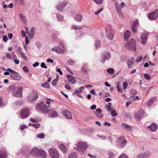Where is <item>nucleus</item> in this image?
<instances>
[{
  "label": "nucleus",
  "mask_w": 158,
  "mask_h": 158,
  "mask_svg": "<svg viewBox=\"0 0 158 158\" xmlns=\"http://www.w3.org/2000/svg\"><path fill=\"white\" fill-rule=\"evenodd\" d=\"M100 45L101 44L100 43V41L99 40L96 41L95 43V46L96 48H98L100 46Z\"/></svg>",
  "instance_id": "nucleus-46"
},
{
  "label": "nucleus",
  "mask_w": 158,
  "mask_h": 158,
  "mask_svg": "<svg viewBox=\"0 0 158 158\" xmlns=\"http://www.w3.org/2000/svg\"><path fill=\"white\" fill-rule=\"evenodd\" d=\"M40 66L42 68H45V69L47 68V67L45 65V64L44 62H42Z\"/></svg>",
  "instance_id": "nucleus-60"
},
{
  "label": "nucleus",
  "mask_w": 158,
  "mask_h": 158,
  "mask_svg": "<svg viewBox=\"0 0 158 158\" xmlns=\"http://www.w3.org/2000/svg\"><path fill=\"white\" fill-rule=\"evenodd\" d=\"M6 55V57L10 60H11V57L10 55L8 53H5Z\"/></svg>",
  "instance_id": "nucleus-59"
},
{
  "label": "nucleus",
  "mask_w": 158,
  "mask_h": 158,
  "mask_svg": "<svg viewBox=\"0 0 158 158\" xmlns=\"http://www.w3.org/2000/svg\"><path fill=\"white\" fill-rule=\"evenodd\" d=\"M111 57L110 53L108 52H105L102 54V60L101 62L104 63L105 61L109 60Z\"/></svg>",
  "instance_id": "nucleus-6"
},
{
  "label": "nucleus",
  "mask_w": 158,
  "mask_h": 158,
  "mask_svg": "<svg viewBox=\"0 0 158 158\" xmlns=\"http://www.w3.org/2000/svg\"><path fill=\"white\" fill-rule=\"evenodd\" d=\"M64 115L68 119L72 118V115L71 113L67 110H64L62 111Z\"/></svg>",
  "instance_id": "nucleus-18"
},
{
  "label": "nucleus",
  "mask_w": 158,
  "mask_h": 158,
  "mask_svg": "<svg viewBox=\"0 0 158 158\" xmlns=\"http://www.w3.org/2000/svg\"><path fill=\"white\" fill-rule=\"evenodd\" d=\"M29 110L28 109H24L21 112V117L22 118H24L28 117L29 114Z\"/></svg>",
  "instance_id": "nucleus-12"
},
{
  "label": "nucleus",
  "mask_w": 158,
  "mask_h": 158,
  "mask_svg": "<svg viewBox=\"0 0 158 158\" xmlns=\"http://www.w3.org/2000/svg\"><path fill=\"white\" fill-rule=\"evenodd\" d=\"M40 152V150L36 148H34L31 150L30 154L34 157H39Z\"/></svg>",
  "instance_id": "nucleus-13"
},
{
  "label": "nucleus",
  "mask_w": 158,
  "mask_h": 158,
  "mask_svg": "<svg viewBox=\"0 0 158 158\" xmlns=\"http://www.w3.org/2000/svg\"><path fill=\"white\" fill-rule=\"evenodd\" d=\"M118 158H128V157L126 155L123 154L121 155Z\"/></svg>",
  "instance_id": "nucleus-58"
},
{
  "label": "nucleus",
  "mask_w": 158,
  "mask_h": 158,
  "mask_svg": "<svg viewBox=\"0 0 158 158\" xmlns=\"http://www.w3.org/2000/svg\"><path fill=\"white\" fill-rule=\"evenodd\" d=\"M115 6L116 8V10L118 14L119 15V16L122 18H123V15L121 11V8L119 5L118 3L116 2L115 3Z\"/></svg>",
  "instance_id": "nucleus-17"
},
{
  "label": "nucleus",
  "mask_w": 158,
  "mask_h": 158,
  "mask_svg": "<svg viewBox=\"0 0 158 158\" xmlns=\"http://www.w3.org/2000/svg\"><path fill=\"white\" fill-rule=\"evenodd\" d=\"M158 17V9H156L148 15V17L151 20L156 19Z\"/></svg>",
  "instance_id": "nucleus-8"
},
{
  "label": "nucleus",
  "mask_w": 158,
  "mask_h": 158,
  "mask_svg": "<svg viewBox=\"0 0 158 158\" xmlns=\"http://www.w3.org/2000/svg\"><path fill=\"white\" fill-rule=\"evenodd\" d=\"M127 83L126 82H124L123 84V89H126L127 87Z\"/></svg>",
  "instance_id": "nucleus-56"
},
{
  "label": "nucleus",
  "mask_w": 158,
  "mask_h": 158,
  "mask_svg": "<svg viewBox=\"0 0 158 158\" xmlns=\"http://www.w3.org/2000/svg\"><path fill=\"white\" fill-rule=\"evenodd\" d=\"M18 15L22 22H23L24 24L26 23V19L25 17L22 14H20Z\"/></svg>",
  "instance_id": "nucleus-33"
},
{
  "label": "nucleus",
  "mask_w": 158,
  "mask_h": 158,
  "mask_svg": "<svg viewBox=\"0 0 158 158\" xmlns=\"http://www.w3.org/2000/svg\"><path fill=\"white\" fill-rule=\"evenodd\" d=\"M48 152L51 158H59V154L56 149L50 148Z\"/></svg>",
  "instance_id": "nucleus-5"
},
{
  "label": "nucleus",
  "mask_w": 158,
  "mask_h": 158,
  "mask_svg": "<svg viewBox=\"0 0 158 158\" xmlns=\"http://www.w3.org/2000/svg\"><path fill=\"white\" fill-rule=\"evenodd\" d=\"M67 4L66 1H64L59 3L56 6V9L60 11H63V8L65 7Z\"/></svg>",
  "instance_id": "nucleus-19"
},
{
  "label": "nucleus",
  "mask_w": 158,
  "mask_h": 158,
  "mask_svg": "<svg viewBox=\"0 0 158 158\" xmlns=\"http://www.w3.org/2000/svg\"><path fill=\"white\" fill-rule=\"evenodd\" d=\"M107 71L108 73L111 75L113 74L114 73V69L112 68H109L107 70Z\"/></svg>",
  "instance_id": "nucleus-41"
},
{
  "label": "nucleus",
  "mask_w": 158,
  "mask_h": 158,
  "mask_svg": "<svg viewBox=\"0 0 158 158\" xmlns=\"http://www.w3.org/2000/svg\"><path fill=\"white\" fill-rule=\"evenodd\" d=\"M42 86L43 88H47L49 89L50 88V85L47 82H46L42 84Z\"/></svg>",
  "instance_id": "nucleus-42"
},
{
  "label": "nucleus",
  "mask_w": 158,
  "mask_h": 158,
  "mask_svg": "<svg viewBox=\"0 0 158 158\" xmlns=\"http://www.w3.org/2000/svg\"><path fill=\"white\" fill-rule=\"evenodd\" d=\"M77 155L75 152H72L70 153L68 156V158H77Z\"/></svg>",
  "instance_id": "nucleus-37"
},
{
  "label": "nucleus",
  "mask_w": 158,
  "mask_h": 158,
  "mask_svg": "<svg viewBox=\"0 0 158 158\" xmlns=\"http://www.w3.org/2000/svg\"><path fill=\"white\" fill-rule=\"evenodd\" d=\"M56 17L58 21H62L63 20V16L59 14L56 15Z\"/></svg>",
  "instance_id": "nucleus-45"
},
{
  "label": "nucleus",
  "mask_w": 158,
  "mask_h": 158,
  "mask_svg": "<svg viewBox=\"0 0 158 158\" xmlns=\"http://www.w3.org/2000/svg\"><path fill=\"white\" fill-rule=\"evenodd\" d=\"M96 3L98 4H101L103 1V0H93Z\"/></svg>",
  "instance_id": "nucleus-51"
},
{
  "label": "nucleus",
  "mask_w": 158,
  "mask_h": 158,
  "mask_svg": "<svg viewBox=\"0 0 158 158\" xmlns=\"http://www.w3.org/2000/svg\"><path fill=\"white\" fill-rule=\"evenodd\" d=\"M148 127L152 131H155L158 129V126L156 124L154 123H152L150 126H148Z\"/></svg>",
  "instance_id": "nucleus-24"
},
{
  "label": "nucleus",
  "mask_w": 158,
  "mask_h": 158,
  "mask_svg": "<svg viewBox=\"0 0 158 158\" xmlns=\"http://www.w3.org/2000/svg\"><path fill=\"white\" fill-rule=\"evenodd\" d=\"M139 25L138 20H136L134 21L131 26V29L133 32L135 33L137 30V27Z\"/></svg>",
  "instance_id": "nucleus-14"
},
{
  "label": "nucleus",
  "mask_w": 158,
  "mask_h": 158,
  "mask_svg": "<svg viewBox=\"0 0 158 158\" xmlns=\"http://www.w3.org/2000/svg\"><path fill=\"white\" fill-rule=\"evenodd\" d=\"M49 115L50 117H57L58 116L57 113L54 109H52L51 110L49 113Z\"/></svg>",
  "instance_id": "nucleus-29"
},
{
  "label": "nucleus",
  "mask_w": 158,
  "mask_h": 158,
  "mask_svg": "<svg viewBox=\"0 0 158 158\" xmlns=\"http://www.w3.org/2000/svg\"><path fill=\"white\" fill-rule=\"evenodd\" d=\"M68 63L69 64L72 65H73L75 64V63L73 60H69Z\"/></svg>",
  "instance_id": "nucleus-53"
},
{
  "label": "nucleus",
  "mask_w": 158,
  "mask_h": 158,
  "mask_svg": "<svg viewBox=\"0 0 158 158\" xmlns=\"http://www.w3.org/2000/svg\"><path fill=\"white\" fill-rule=\"evenodd\" d=\"M131 35L130 32L128 30H127L124 34V39L125 41H127Z\"/></svg>",
  "instance_id": "nucleus-28"
},
{
  "label": "nucleus",
  "mask_w": 158,
  "mask_h": 158,
  "mask_svg": "<svg viewBox=\"0 0 158 158\" xmlns=\"http://www.w3.org/2000/svg\"><path fill=\"white\" fill-rule=\"evenodd\" d=\"M8 89L10 91H13L12 93L14 96L20 98L22 97L21 93L23 89L22 87H16L15 85L14 84L10 85Z\"/></svg>",
  "instance_id": "nucleus-1"
},
{
  "label": "nucleus",
  "mask_w": 158,
  "mask_h": 158,
  "mask_svg": "<svg viewBox=\"0 0 158 158\" xmlns=\"http://www.w3.org/2000/svg\"><path fill=\"white\" fill-rule=\"evenodd\" d=\"M2 40L5 43H6L8 40L7 36L6 35L3 36Z\"/></svg>",
  "instance_id": "nucleus-52"
},
{
  "label": "nucleus",
  "mask_w": 158,
  "mask_h": 158,
  "mask_svg": "<svg viewBox=\"0 0 158 158\" xmlns=\"http://www.w3.org/2000/svg\"><path fill=\"white\" fill-rule=\"evenodd\" d=\"M145 158H146L149 156L151 155V152L147 150L143 153Z\"/></svg>",
  "instance_id": "nucleus-39"
},
{
  "label": "nucleus",
  "mask_w": 158,
  "mask_h": 158,
  "mask_svg": "<svg viewBox=\"0 0 158 158\" xmlns=\"http://www.w3.org/2000/svg\"><path fill=\"white\" fill-rule=\"evenodd\" d=\"M107 154L109 156L108 158H114L115 157V155L114 154L111 152H107Z\"/></svg>",
  "instance_id": "nucleus-44"
},
{
  "label": "nucleus",
  "mask_w": 158,
  "mask_h": 158,
  "mask_svg": "<svg viewBox=\"0 0 158 158\" xmlns=\"http://www.w3.org/2000/svg\"><path fill=\"white\" fill-rule=\"evenodd\" d=\"M101 112V110L100 109L98 108L97 109L96 112L94 113V114L97 116L102 117L103 116V115L102 114Z\"/></svg>",
  "instance_id": "nucleus-31"
},
{
  "label": "nucleus",
  "mask_w": 158,
  "mask_h": 158,
  "mask_svg": "<svg viewBox=\"0 0 158 158\" xmlns=\"http://www.w3.org/2000/svg\"><path fill=\"white\" fill-rule=\"evenodd\" d=\"M59 148L61 150L62 152L64 153H66L67 152V149L65 145L63 144H60L59 146Z\"/></svg>",
  "instance_id": "nucleus-27"
},
{
  "label": "nucleus",
  "mask_w": 158,
  "mask_h": 158,
  "mask_svg": "<svg viewBox=\"0 0 158 158\" xmlns=\"http://www.w3.org/2000/svg\"><path fill=\"white\" fill-rule=\"evenodd\" d=\"M103 10V9L102 8H100L98 11L95 12V15H98Z\"/></svg>",
  "instance_id": "nucleus-54"
},
{
  "label": "nucleus",
  "mask_w": 158,
  "mask_h": 158,
  "mask_svg": "<svg viewBox=\"0 0 158 158\" xmlns=\"http://www.w3.org/2000/svg\"><path fill=\"white\" fill-rule=\"evenodd\" d=\"M88 145L85 142H80L79 143L77 149L81 152H84L87 148Z\"/></svg>",
  "instance_id": "nucleus-4"
},
{
  "label": "nucleus",
  "mask_w": 158,
  "mask_h": 158,
  "mask_svg": "<svg viewBox=\"0 0 158 158\" xmlns=\"http://www.w3.org/2000/svg\"><path fill=\"white\" fill-rule=\"evenodd\" d=\"M97 136L102 138L103 139H105L106 138V136L103 135H97Z\"/></svg>",
  "instance_id": "nucleus-57"
},
{
  "label": "nucleus",
  "mask_w": 158,
  "mask_h": 158,
  "mask_svg": "<svg viewBox=\"0 0 158 158\" xmlns=\"http://www.w3.org/2000/svg\"><path fill=\"white\" fill-rule=\"evenodd\" d=\"M58 81V79L56 78V79L53 80L52 81V84L53 85H55L56 84L57 82Z\"/></svg>",
  "instance_id": "nucleus-50"
},
{
  "label": "nucleus",
  "mask_w": 158,
  "mask_h": 158,
  "mask_svg": "<svg viewBox=\"0 0 158 158\" xmlns=\"http://www.w3.org/2000/svg\"><path fill=\"white\" fill-rule=\"evenodd\" d=\"M154 101V98H152L150 99L148 102L147 105L149 107H150L153 103Z\"/></svg>",
  "instance_id": "nucleus-43"
},
{
  "label": "nucleus",
  "mask_w": 158,
  "mask_h": 158,
  "mask_svg": "<svg viewBox=\"0 0 158 158\" xmlns=\"http://www.w3.org/2000/svg\"><path fill=\"white\" fill-rule=\"evenodd\" d=\"M34 30L35 28L34 27H32L30 29V31H28V33L27 34L31 39L33 38L34 35Z\"/></svg>",
  "instance_id": "nucleus-26"
},
{
  "label": "nucleus",
  "mask_w": 158,
  "mask_h": 158,
  "mask_svg": "<svg viewBox=\"0 0 158 158\" xmlns=\"http://www.w3.org/2000/svg\"><path fill=\"white\" fill-rule=\"evenodd\" d=\"M121 126L125 130L129 131H132L133 130L131 127L129 125L124 124L123 123H122Z\"/></svg>",
  "instance_id": "nucleus-25"
},
{
  "label": "nucleus",
  "mask_w": 158,
  "mask_h": 158,
  "mask_svg": "<svg viewBox=\"0 0 158 158\" xmlns=\"http://www.w3.org/2000/svg\"><path fill=\"white\" fill-rule=\"evenodd\" d=\"M82 71L84 73H86L87 72L86 68L84 66H82L81 68Z\"/></svg>",
  "instance_id": "nucleus-64"
},
{
  "label": "nucleus",
  "mask_w": 158,
  "mask_h": 158,
  "mask_svg": "<svg viewBox=\"0 0 158 158\" xmlns=\"http://www.w3.org/2000/svg\"><path fill=\"white\" fill-rule=\"evenodd\" d=\"M144 114V111L142 109H140L135 114V117L137 120H139L143 118Z\"/></svg>",
  "instance_id": "nucleus-11"
},
{
  "label": "nucleus",
  "mask_w": 158,
  "mask_h": 158,
  "mask_svg": "<svg viewBox=\"0 0 158 158\" xmlns=\"http://www.w3.org/2000/svg\"><path fill=\"white\" fill-rule=\"evenodd\" d=\"M38 97V96L37 94L33 93L29 96L28 98L30 102H33L35 101Z\"/></svg>",
  "instance_id": "nucleus-22"
},
{
  "label": "nucleus",
  "mask_w": 158,
  "mask_h": 158,
  "mask_svg": "<svg viewBox=\"0 0 158 158\" xmlns=\"http://www.w3.org/2000/svg\"><path fill=\"white\" fill-rule=\"evenodd\" d=\"M131 93L133 95L135 94L136 93V91L134 89H132L131 90Z\"/></svg>",
  "instance_id": "nucleus-63"
},
{
  "label": "nucleus",
  "mask_w": 158,
  "mask_h": 158,
  "mask_svg": "<svg viewBox=\"0 0 158 158\" xmlns=\"http://www.w3.org/2000/svg\"><path fill=\"white\" fill-rule=\"evenodd\" d=\"M39 156H41L43 158H46L47 157V155L45 151L42 149L40 150Z\"/></svg>",
  "instance_id": "nucleus-35"
},
{
  "label": "nucleus",
  "mask_w": 158,
  "mask_h": 158,
  "mask_svg": "<svg viewBox=\"0 0 158 158\" xmlns=\"http://www.w3.org/2000/svg\"><path fill=\"white\" fill-rule=\"evenodd\" d=\"M117 113L116 112V110H112L111 111V115L113 117L117 115Z\"/></svg>",
  "instance_id": "nucleus-49"
},
{
  "label": "nucleus",
  "mask_w": 158,
  "mask_h": 158,
  "mask_svg": "<svg viewBox=\"0 0 158 158\" xmlns=\"http://www.w3.org/2000/svg\"><path fill=\"white\" fill-rule=\"evenodd\" d=\"M144 78L148 80H150L151 77L148 74L145 73L144 74Z\"/></svg>",
  "instance_id": "nucleus-48"
},
{
  "label": "nucleus",
  "mask_w": 158,
  "mask_h": 158,
  "mask_svg": "<svg viewBox=\"0 0 158 158\" xmlns=\"http://www.w3.org/2000/svg\"><path fill=\"white\" fill-rule=\"evenodd\" d=\"M128 68L130 69L134 64V59L133 58H131L129 59L127 62Z\"/></svg>",
  "instance_id": "nucleus-30"
},
{
  "label": "nucleus",
  "mask_w": 158,
  "mask_h": 158,
  "mask_svg": "<svg viewBox=\"0 0 158 158\" xmlns=\"http://www.w3.org/2000/svg\"><path fill=\"white\" fill-rule=\"evenodd\" d=\"M10 76L15 81H20L22 79L21 76L15 71H14L13 73H10Z\"/></svg>",
  "instance_id": "nucleus-9"
},
{
  "label": "nucleus",
  "mask_w": 158,
  "mask_h": 158,
  "mask_svg": "<svg viewBox=\"0 0 158 158\" xmlns=\"http://www.w3.org/2000/svg\"><path fill=\"white\" fill-rule=\"evenodd\" d=\"M45 135L44 133L39 134L37 135V137L40 139H43Z\"/></svg>",
  "instance_id": "nucleus-47"
},
{
  "label": "nucleus",
  "mask_w": 158,
  "mask_h": 158,
  "mask_svg": "<svg viewBox=\"0 0 158 158\" xmlns=\"http://www.w3.org/2000/svg\"><path fill=\"white\" fill-rule=\"evenodd\" d=\"M72 28L74 29H76L77 32V36L79 37L82 36L84 35V33L80 30H81L82 28L80 27H78L77 26H73Z\"/></svg>",
  "instance_id": "nucleus-21"
},
{
  "label": "nucleus",
  "mask_w": 158,
  "mask_h": 158,
  "mask_svg": "<svg viewBox=\"0 0 158 158\" xmlns=\"http://www.w3.org/2000/svg\"><path fill=\"white\" fill-rule=\"evenodd\" d=\"M7 155L6 152L4 151H0V158H7Z\"/></svg>",
  "instance_id": "nucleus-34"
},
{
  "label": "nucleus",
  "mask_w": 158,
  "mask_h": 158,
  "mask_svg": "<svg viewBox=\"0 0 158 158\" xmlns=\"http://www.w3.org/2000/svg\"><path fill=\"white\" fill-rule=\"evenodd\" d=\"M28 125L29 126H32L35 127L36 128H39L40 127V124L39 123H29Z\"/></svg>",
  "instance_id": "nucleus-40"
},
{
  "label": "nucleus",
  "mask_w": 158,
  "mask_h": 158,
  "mask_svg": "<svg viewBox=\"0 0 158 158\" xmlns=\"http://www.w3.org/2000/svg\"><path fill=\"white\" fill-rule=\"evenodd\" d=\"M20 128L21 130H23L24 129L27 128V126L24 125H22L20 126Z\"/></svg>",
  "instance_id": "nucleus-62"
},
{
  "label": "nucleus",
  "mask_w": 158,
  "mask_h": 158,
  "mask_svg": "<svg viewBox=\"0 0 158 158\" xmlns=\"http://www.w3.org/2000/svg\"><path fill=\"white\" fill-rule=\"evenodd\" d=\"M23 69L24 71H25L26 73H28L29 72L28 68L26 66H25L23 68Z\"/></svg>",
  "instance_id": "nucleus-61"
},
{
  "label": "nucleus",
  "mask_w": 158,
  "mask_h": 158,
  "mask_svg": "<svg viewBox=\"0 0 158 158\" xmlns=\"http://www.w3.org/2000/svg\"><path fill=\"white\" fill-rule=\"evenodd\" d=\"M16 50L18 53L24 59L27 60V57L23 52L22 48L20 47H17Z\"/></svg>",
  "instance_id": "nucleus-15"
},
{
  "label": "nucleus",
  "mask_w": 158,
  "mask_h": 158,
  "mask_svg": "<svg viewBox=\"0 0 158 158\" xmlns=\"http://www.w3.org/2000/svg\"><path fill=\"white\" fill-rule=\"evenodd\" d=\"M67 78L69 79V82L73 84H75L76 81V79L75 78L70 75L67 74Z\"/></svg>",
  "instance_id": "nucleus-23"
},
{
  "label": "nucleus",
  "mask_w": 158,
  "mask_h": 158,
  "mask_svg": "<svg viewBox=\"0 0 158 158\" xmlns=\"http://www.w3.org/2000/svg\"><path fill=\"white\" fill-rule=\"evenodd\" d=\"M36 107L37 109L42 112L44 113L47 114L49 112L48 108L50 107V106L47 107L44 102H41L36 105Z\"/></svg>",
  "instance_id": "nucleus-3"
},
{
  "label": "nucleus",
  "mask_w": 158,
  "mask_h": 158,
  "mask_svg": "<svg viewBox=\"0 0 158 158\" xmlns=\"http://www.w3.org/2000/svg\"><path fill=\"white\" fill-rule=\"evenodd\" d=\"M137 158H145L143 153H140L137 156Z\"/></svg>",
  "instance_id": "nucleus-55"
},
{
  "label": "nucleus",
  "mask_w": 158,
  "mask_h": 158,
  "mask_svg": "<svg viewBox=\"0 0 158 158\" xmlns=\"http://www.w3.org/2000/svg\"><path fill=\"white\" fill-rule=\"evenodd\" d=\"M106 35L107 38L110 40H113L114 38L113 31L111 29L108 28L106 29Z\"/></svg>",
  "instance_id": "nucleus-10"
},
{
  "label": "nucleus",
  "mask_w": 158,
  "mask_h": 158,
  "mask_svg": "<svg viewBox=\"0 0 158 158\" xmlns=\"http://www.w3.org/2000/svg\"><path fill=\"white\" fill-rule=\"evenodd\" d=\"M52 51H55L58 54H62L64 52V50L59 46H56L55 47L52 48Z\"/></svg>",
  "instance_id": "nucleus-16"
},
{
  "label": "nucleus",
  "mask_w": 158,
  "mask_h": 158,
  "mask_svg": "<svg viewBox=\"0 0 158 158\" xmlns=\"http://www.w3.org/2000/svg\"><path fill=\"white\" fill-rule=\"evenodd\" d=\"M84 87L83 86H81L80 88L76 89L75 91L73 93V94H77L78 93H82L84 90Z\"/></svg>",
  "instance_id": "nucleus-32"
},
{
  "label": "nucleus",
  "mask_w": 158,
  "mask_h": 158,
  "mask_svg": "<svg viewBox=\"0 0 158 158\" xmlns=\"http://www.w3.org/2000/svg\"><path fill=\"white\" fill-rule=\"evenodd\" d=\"M148 35V34L147 32L144 33L142 34L141 37V43L142 44H144L146 43Z\"/></svg>",
  "instance_id": "nucleus-20"
},
{
  "label": "nucleus",
  "mask_w": 158,
  "mask_h": 158,
  "mask_svg": "<svg viewBox=\"0 0 158 158\" xmlns=\"http://www.w3.org/2000/svg\"><path fill=\"white\" fill-rule=\"evenodd\" d=\"M117 142L120 147L123 148L126 145L127 141L123 136H121L118 138Z\"/></svg>",
  "instance_id": "nucleus-7"
},
{
  "label": "nucleus",
  "mask_w": 158,
  "mask_h": 158,
  "mask_svg": "<svg viewBox=\"0 0 158 158\" xmlns=\"http://www.w3.org/2000/svg\"><path fill=\"white\" fill-rule=\"evenodd\" d=\"M82 19V16L81 14L76 15L74 18V19L77 21H80Z\"/></svg>",
  "instance_id": "nucleus-36"
},
{
  "label": "nucleus",
  "mask_w": 158,
  "mask_h": 158,
  "mask_svg": "<svg viewBox=\"0 0 158 158\" xmlns=\"http://www.w3.org/2000/svg\"><path fill=\"white\" fill-rule=\"evenodd\" d=\"M116 88L118 91L121 92L122 90V89L121 87H120L121 86V84L120 82H118L116 83Z\"/></svg>",
  "instance_id": "nucleus-38"
},
{
  "label": "nucleus",
  "mask_w": 158,
  "mask_h": 158,
  "mask_svg": "<svg viewBox=\"0 0 158 158\" xmlns=\"http://www.w3.org/2000/svg\"><path fill=\"white\" fill-rule=\"evenodd\" d=\"M125 47L127 49L135 51L136 50V42L134 39H131L125 45Z\"/></svg>",
  "instance_id": "nucleus-2"
}]
</instances>
